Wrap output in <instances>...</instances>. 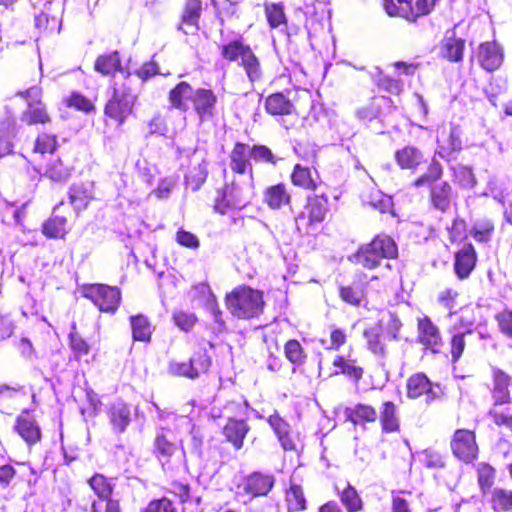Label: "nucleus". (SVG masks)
Wrapping results in <instances>:
<instances>
[{
	"instance_id": "f3484780",
	"label": "nucleus",
	"mask_w": 512,
	"mask_h": 512,
	"mask_svg": "<svg viewBox=\"0 0 512 512\" xmlns=\"http://www.w3.org/2000/svg\"><path fill=\"white\" fill-rule=\"evenodd\" d=\"M476 264V252L471 244H466L455 256L454 269L460 279L467 278Z\"/></svg>"
},
{
	"instance_id": "5701e85b",
	"label": "nucleus",
	"mask_w": 512,
	"mask_h": 512,
	"mask_svg": "<svg viewBox=\"0 0 512 512\" xmlns=\"http://www.w3.org/2000/svg\"><path fill=\"white\" fill-rule=\"evenodd\" d=\"M249 431V426L244 420H236L229 418L227 424L223 428V434L227 441L236 449H241L244 438Z\"/></svg>"
},
{
	"instance_id": "dca6fc26",
	"label": "nucleus",
	"mask_w": 512,
	"mask_h": 512,
	"mask_svg": "<svg viewBox=\"0 0 512 512\" xmlns=\"http://www.w3.org/2000/svg\"><path fill=\"white\" fill-rule=\"evenodd\" d=\"M108 417L113 431L121 434L131 422L130 407L124 402H115L108 410Z\"/></svg>"
},
{
	"instance_id": "ea45409f",
	"label": "nucleus",
	"mask_w": 512,
	"mask_h": 512,
	"mask_svg": "<svg viewBox=\"0 0 512 512\" xmlns=\"http://www.w3.org/2000/svg\"><path fill=\"white\" fill-rule=\"evenodd\" d=\"M492 507L496 511L512 510V490L496 487L492 491Z\"/></svg>"
},
{
	"instance_id": "13d9d810",
	"label": "nucleus",
	"mask_w": 512,
	"mask_h": 512,
	"mask_svg": "<svg viewBox=\"0 0 512 512\" xmlns=\"http://www.w3.org/2000/svg\"><path fill=\"white\" fill-rule=\"evenodd\" d=\"M285 355L289 361L295 364L303 362L304 354L300 343L297 340H289L284 347Z\"/></svg>"
},
{
	"instance_id": "a19ab883",
	"label": "nucleus",
	"mask_w": 512,
	"mask_h": 512,
	"mask_svg": "<svg viewBox=\"0 0 512 512\" xmlns=\"http://www.w3.org/2000/svg\"><path fill=\"white\" fill-rule=\"evenodd\" d=\"M66 218L54 216L49 218L42 228V232L49 238H63L66 234Z\"/></svg>"
},
{
	"instance_id": "338daca9",
	"label": "nucleus",
	"mask_w": 512,
	"mask_h": 512,
	"mask_svg": "<svg viewBox=\"0 0 512 512\" xmlns=\"http://www.w3.org/2000/svg\"><path fill=\"white\" fill-rule=\"evenodd\" d=\"M496 319L501 332L512 337V311H503L497 315Z\"/></svg>"
},
{
	"instance_id": "72a5a7b5",
	"label": "nucleus",
	"mask_w": 512,
	"mask_h": 512,
	"mask_svg": "<svg viewBox=\"0 0 512 512\" xmlns=\"http://www.w3.org/2000/svg\"><path fill=\"white\" fill-rule=\"evenodd\" d=\"M240 65L243 67L250 82L254 83L262 78L263 73L260 61L251 48L243 55Z\"/></svg>"
},
{
	"instance_id": "052dcab7",
	"label": "nucleus",
	"mask_w": 512,
	"mask_h": 512,
	"mask_svg": "<svg viewBox=\"0 0 512 512\" xmlns=\"http://www.w3.org/2000/svg\"><path fill=\"white\" fill-rule=\"evenodd\" d=\"M169 373L176 376H183L187 378L194 379L195 373L191 370L190 362H177L172 361L169 364Z\"/></svg>"
},
{
	"instance_id": "0e129e2a",
	"label": "nucleus",
	"mask_w": 512,
	"mask_h": 512,
	"mask_svg": "<svg viewBox=\"0 0 512 512\" xmlns=\"http://www.w3.org/2000/svg\"><path fill=\"white\" fill-rule=\"evenodd\" d=\"M250 156L256 161H263L275 164V157L266 146H254L250 149Z\"/></svg>"
},
{
	"instance_id": "3c124183",
	"label": "nucleus",
	"mask_w": 512,
	"mask_h": 512,
	"mask_svg": "<svg viewBox=\"0 0 512 512\" xmlns=\"http://www.w3.org/2000/svg\"><path fill=\"white\" fill-rule=\"evenodd\" d=\"M57 148V137L53 134L42 133L35 140L34 151L37 153H53Z\"/></svg>"
},
{
	"instance_id": "7ed1b4c3",
	"label": "nucleus",
	"mask_w": 512,
	"mask_h": 512,
	"mask_svg": "<svg viewBox=\"0 0 512 512\" xmlns=\"http://www.w3.org/2000/svg\"><path fill=\"white\" fill-rule=\"evenodd\" d=\"M398 254L394 240L387 235H377L373 240L361 246L352 256V261L365 268L373 269L382 259H391Z\"/></svg>"
},
{
	"instance_id": "69168bd1",
	"label": "nucleus",
	"mask_w": 512,
	"mask_h": 512,
	"mask_svg": "<svg viewBox=\"0 0 512 512\" xmlns=\"http://www.w3.org/2000/svg\"><path fill=\"white\" fill-rule=\"evenodd\" d=\"M493 231V225L491 222L477 223L473 228V237L480 242H486L490 239Z\"/></svg>"
},
{
	"instance_id": "2eb2a0df",
	"label": "nucleus",
	"mask_w": 512,
	"mask_h": 512,
	"mask_svg": "<svg viewBox=\"0 0 512 512\" xmlns=\"http://www.w3.org/2000/svg\"><path fill=\"white\" fill-rule=\"evenodd\" d=\"M154 447L156 456L161 461L163 467L169 464L171 457L176 456L178 462H181L184 457V452L179 450L174 443L167 439L163 430L157 434Z\"/></svg>"
},
{
	"instance_id": "393cba45",
	"label": "nucleus",
	"mask_w": 512,
	"mask_h": 512,
	"mask_svg": "<svg viewBox=\"0 0 512 512\" xmlns=\"http://www.w3.org/2000/svg\"><path fill=\"white\" fill-rule=\"evenodd\" d=\"M268 423L274 430L278 440L284 450H295L296 444L290 435V427L278 414L269 416Z\"/></svg>"
},
{
	"instance_id": "a211bd4d",
	"label": "nucleus",
	"mask_w": 512,
	"mask_h": 512,
	"mask_svg": "<svg viewBox=\"0 0 512 512\" xmlns=\"http://www.w3.org/2000/svg\"><path fill=\"white\" fill-rule=\"evenodd\" d=\"M15 429L29 445L35 444L41 438L38 424L28 413H22L17 417Z\"/></svg>"
},
{
	"instance_id": "603ef678",
	"label": "nucleus",
	"mask_w": 512,
	"mask_h": 512,
	"mask_svg": "<svg viewBox=\"0 0 512 512\" xmlns=\"http://www.w3.org/2000/svg\"><path fill=\"white\" fill-rule=\"evenodd\" d=\"M333 365L340 368L343 374L353 378L355 381H358L363 375V369L361 367L356 366L352 361L345 360L341 356H337L334 359Z\"/></svg>"
},
{
	"instance_id": "0eeeda50",
	"label": "nucleus",
	"mask_w": 512,
	"mask_h": 512,
	"mask_svg": "<svg viewBox=\"0 0 512 512\" xmlns=\"http://www.w3.org/2000/svg\"><path fill=\"white\" fill-rule=\"evenodd\" d=\"M436 0H384V8L390 16H399L415 20L428 14Z\"/></svg>"
},
{
	"instance_id": "de8ad7c7",
	"label": "nucleus",
	"mask_w": 512,
	"mask_h": 512,
	"mask_svg": "<svg viewBox=\"0 0 512 512\" xmlns=\"http://www.w3.org/2000/svg\"><path fill=\"white\" fill-rule=\"evenodd\" d=\"M495 469L487 463H479L477 466L478 483L481 490L485 493L494 484Z\"/></svg>"
},
{
	"instance_id": "aec40b11",
	"label": "nucleus",
	"mask_w": 512,
	"mask_h": 512,
	"mask_svg": "<svg viewBox=\"0 0 512 512\" xmlns=\"http://www.w3.org/2000/svg\"><path fill=\"white\" fill-rule=\"evenodd\" d=\"M194 94L195 89L189 83L182 81L169 92V102L173 108L186 112L189 109L188 102H192Z\"/></svg>"
},
{
	"instance_id": "cd10ccee",
	"label": "nucleus",
	"mask_w": 512,
	"mask_h": 512,
	"mask_svg": "<svg viewBox=\"0 0 512 512\" xmlns=\"http://www.w3.org/2000/svg\"><path fill=\"white\" fill-rule=\"evenodd\" d=\"M265 109L271 115H289L294 105L283 93H274L266 98Z\"/></svg>"
},
{
	"instance_id": "c756f323",
	"label": "nucleus",
	"mask_w": 512,
	"mask_h": 512,
	"mask_svg": "<svg viewBox=\"0 0 512 512\" xmlns=\"http://www.w3.org/2000/svg\"><path fill=\"white\" fill-rule=\"evenodd\" d=\"M94 69L103 75H111L116 71L123 73L119 53L113 51L98 56L94 64Z\"/></svg>"
},
{
	"instance_id": "4c0bfd02",
	"label": "nucleus",
	"mask_w": 512,
	"mask_h": 512,
	"mask_svg": "<svg viewBox=\"0 0 512 512\" xmlns=\"http://www.w3.org/2000/svg\"><path fill=\"white\" fill-rule=\"evenodd\" d=\"M364 337L367 340L368 349L378 356L386 355L385 346L381 341V326H373L364 331Z\"/></svg>"
},
{
	"instance_id": "680f3d73",
	"label": "nucleus",
	"mask_w": 512,
	"mask_h": 512,
	"mask_svg": "<svg viewBox=\"0 0 512 512\" xmlns=\"http://www.w3.org/2000/svg\"><path fill=\"white\" fill-rule=\"evenodd\" d=\"M70 346L77 355H86L89 353L90 346L88 343L75 331L69 334Z\"/></svg>"
},
{
	"instance_id": "f03ea898",
	"label": "nucleus",
	"mask_w": 512,
	"mask_h": 512,
	"mask_svg": "<svg viewBox=\"0 0 512 512\" xmlns=\"http://www.w3.org/2000/svg\"><path fill=\"white\" fill-rule=\"evenodd\" d=\"M263 295L259 290L248 286L236 287L226 296V306L238 318L249 319L258 316L263 310Z\"/></svg>"
},
{
	"instance_id": "09e8293b",
	"label": "nucleus",
	"mask_w": 512,
	"mask_h": 512,
	"mask_svg": "<svg viewBox=\"0 0 512 512\" xmlns=\"http://www.w3.org/2000/svg\"><path fill=\"white\" fill-rule=\"evenodd\" d=\"M70 170L60 160L50 163L45 171V176L55 182H66L70 178Z\"/></svg>"
},
{
	"instance_id": "4468645a",
	"label": "nucleus",
	"mask_w": 512,
	"mask_h": 512,
	"mask_svg": "<svg viewBox=\"0 0 512 512\" xmlns=\"http://www.w3.org/2000/svg\"><path fill=\"white\" fill-rule=\"evenodd\" d=\"M425 395L426 402L433 401L437 394L432 389V384L426 375L422 373L411 376L407 381V396L409 398H418Z\"/></svg>"
},
{
	"instance_id": "39448f33",
	"label": "nucleus",
	"mask_w": 512,
	"mask_h": 512,
	"mask_svg": "<svg viewBox=\"0 0 512 512\" xmlns=\"http://www.w3.org/2000/svg\"><path fill=\"white\" fill-rule=\"evenodd\" d=\"M274 485L273 474L252 472L241 478L236 486L235 495L239 501L246 503L253 498L267 496Z\"/></svg>"
},
{
	"instance_id": "423d86ee",
	"label": "nucleus",
	"mask_w": 512,
	"mask_h": 512,
	"mask_svg": "<svg viewBox=\"0 0 512 512\" xmlns=\"http://www.w3.org/2000/svg\"><path fill=\"white\" fill-rule=\"evenodd\" d=\"M83 296L90 299L102 312L114 313L121 300L117 287L104 284H91L83 288Z\"/></svg>"
},
{
	"instance_id": "6e6d98bb",
	"label": "nucleus",
	"mask_w": 512,
	"mask_h": 512,
	"mask_svg": "<svg viewBox=\"0 0 512 512\" xmlns=\"http://www.w3.org/2000/svg\"><path fill=\"white\" fill-rule=\"evenodd\" d=\"M173 320L181 330L189 331L195 325L197 317L194 313L180 310L173 313Z\"/></svg>"
},
{
	"instance_id": "8fccbe9b",
	"label": "nucleus",
	"mask_w": 512,
	"mask_h": 512,
	"mask_svg": "<svg viewBox=\"0 0 512 512\" xmlns=\"http://www.w3.org/2000/svg\"><path fill=\"white\" fill-rule=\"evenodd\" d=\"M340 497L348 512H357L362 508V501L355 488L351 485H347V487L342 491Z\"/></svg>"
},
{
	"instance_id": "4be33fe9",
	"label": "nucleus",
	"mask_w": 512,
	"mask_h": 512,
	"mask_svg": "<svg viewBox=\"0 0 512 512\" xmlns=\"http://www.w3.org/2000/svg\"><path fill=\"white\" fill-rule=\"evenodd\" d=\"M465 42L457 38L454 32L447 34L441 42L440 54L450 62H459L462 60Z\"/></svg>"
},
{
	"instance_id": "bf43d9fd",
	"label": "nucleus",
	"mask_w": 512,
	"mask_h": 512,
	"mask_svg": "<svg viewBox=\"0 0 512 512\" xmlns=\"http://www.w3.org/2000/svg\"><path fill=\"white\" fill-rule=\"evenodd\" d=\"M466 332L463 331H457L453 334L452 340H451V355L453 361H457L465 348V340L464 336L466 335Z\"/></svg>"
},
{
	"instance_id": "b1692460",
	"label": "nucleus",
	"mask_w": 512,
	"mask_h": 512,
	"mask_svg": "<svg viewBox=\"0 0 512 512\" xmlns=\"http://www.w3.org/2000/svg\"><path fill=\"white\" fill-rule=\"evenodd\" d=\"M451 198L452 187L448 182L440 181L431 186L430 199L436 209L442 212L447 211L450 208Z\"/></svg>"
},
{
	"instance_id": "58836bf2",
	"label": "nucleus",
	"mask_w": 512,
	"mask_h": 512,
	"mask_svg": "<svg viewBox=\"0 0 512 512\" xmlns=\"http://www.w3.org/2000/svg\"><path fill=\"white\" fill-rule=\"evenodd\" d=\"M70 203L77 210H83L92 199L91 192L83 185H73L69 192Z\"/></svg>"
},
{
	"instance_id": "4d7b16f0",
	"label": "nucleus",
	"mask_w": 512,
	"mask_h": 512,
	"mask_svg": "<svg viewBox=\"0 0 512 512\" xmlns=\"http://www.w3.org/2000/svg\"><path fill=\"white\" fill-rule=\"evenodd\" d=\"M419 461L428 468L443 467V458L437 451L426 449L418 454Z\"/></svg>"
},
{
	"instance_id": "20e7f679",
	"label": "nucleus",
	"mask_w": 512,
	"mask_h": 512,
	"mask_svg": "<svg viewBox=\"0 0 512 512\" xmlns=\"http://www.w3.org/2000/svg\"><path fill=\"white\" fill-rule=\"evenodd\" d=\"M136 99V95L125 83L119 85L114 82L113 92L105 105L104 113L121 125L132 113Z\"/></svg>"
},
{
	"instance_id": "c9c22d12",
	"label": "nucleus",
	"mask_w": 512,
	"mask_h": 512,
	"mask_svg": "<svg viewBox=\"0 0 512 512\" xmlns=\"http://www.w3.org/2000/svg\"><path fill=\"white\" fill-rule=\"evenodd\" d=\"M380 421L384 431L394 432L398 430L399 422L396 416V407L394 403L390 401L383 403L380 411Z\"/></svg>"
},
{
	"instance_id": "f704fd0d",
	"label": "nucleus",
	"mask_w": 512,
	"mask_h": 512,
	"mask_svg": "<svg viewBox=\"0 0 512 512\" xmlns=\"http://www.w3.org/2000/svg\"><path fill=\"white\" fill-rule=\"evenodd\" d=\"M346 416L354 424H363L374 422L377 418V412L372 406L358 404L354 408L346 409Z\"/></svg>"
},
{
	"instance_id": "bb28decb",
	"label": "nucleus",
	"mask_w": 512,
	"mask_h": 512,
	"mask_svg": "<svg viewBox=\"0 0 512 512\" xmlns=\"http://www.w3.org/2000/svg\"><path fill=\"white\" fill-rule=\"evenodd\" d=\"M17 134V125L15 119L6 117L0 121V156L3 157L12 152V140Z\"/></svg>"
},
{
	"instance_id": "f8f14e48",
	"label": "nucleus",
	"mask_w": 512,
	"mask_h": 512,
	"mask_svg": "<svg viewBox=\"0 0 512 512\" xmlns=\"http://www.w3.org/2000/svg\"><path fill=\"white\" fill-rule=\"evenodd\" d=\"M217 96L210 89H195L192 103L193 109L198 115L200 121L209 120L214 116Z\"/></svg>"
},
{
	"instance_id": "412c9836",
	"label": "nucleus",
	"mask_w": 512,
	"mask_h": 512,
	"mask_svg": "<svg viewBox=\"0 0 512 512\" xmlns=\"http://www.w3.org/2000/svg\"><path fill=\"white\" fill-rule=\"evenodd\" d=\"M250 147L248 145L237 143L230 155L231 169L238 173L240 178L246 176L252 169L250 167Z\"/></svg>"
},
{
	"instance_id": "9b49d317",
	"label": "nucleus",
	"mask_w": 512,
	"mask_h": 512,
	"mask_svg": "<svg viewBox=\"0 0 512 512\" xmlns=\"http://www.w3.org/2000/svg\"><path fill=\"white\" fill-rule=\"evenodd\" d=\"M305 209V212L300 213L295 218L298 230H300L301 226L319 223L324 220L327 213V199L310 198Z\"/></svg>"
},
{
	"instance_id": "f257e3e1",
	"label": "nucleus",
	"mask_w": 512,
	"mask_h": 512,
	"mask_svg": "<svg viewBox=\"0 0 512 512\" xmlns=\"http://www.w3.org/2000/svg\"><path fill=\"white\" fill-rule=\"evenodd\" d=\"M254 196L253 174L250 171L243 178H236L231 184L226 185L221 197L216 200L215 210L220 214H226L228 209H242L249 204Z\"/></svg>"
},
{
	"instance_id": "1a4fd4ad",
	"label": "nucleus",
	"mask_w": 512,
	"mask_h": 512,
	"mask_svg": "<svg viewBox=\"0 0 512 512\" xmlns=\"http://www.w3.org/2000/svg\"><path fill=\"white\" fill-rule=\"evenodd\" d=\"M451 448L457 458L464 462H471L478 452L474 432L466 429L456 430L451 441Z\"/></svg>"
},
{
	"instance_id": "6e6552de",
	"label": "nucleus",
	"mask_w": 512,
	"mask_h": 512,
	"mask_svg": "<svg viewBox=\"0 0 512 512\" xmlns=\"http://www.w3.org/2000/svg\"><path fill=\"white\" fill-rule=\"evenodd\" d=\"M491 379H492V387H491V397L493 400V405H505L510 404L512 401L511 398V389H512V376L508 374L506 371L496 367H491Z\"/></svg>"
},
{
	"instance_id": "473e14b6",
	"label": "nucleus",
	"mask_w": 512,
	"mask_h": 512,
	"mask_svg": "<svg viewBox=\"0 0 512 512\" xmlns=\"http://www.w3.org/2000/svg\"><path fill=\"white\" fill-rule=\"evenodd\" d=\"M21 120L28 125L50 122V116L42 103L29 102L27 110L22 113Z\"/></svg>"
},
{
	"instance_id": "49530a36",
	"label": "nucleus",
	"mask_w": 512,
	"mask_h": 512,
	"mask_svg": "<svg viewBox=\"0 0 512 512\" xmlns=\"http://www.w3.org/2000/svg\"><path fill=\"white\" fill-rule=\"evenodd\" d=\"M442 174H443V170H442V166L436 162V161H433L427 172L423 175H421L420 177H418L413 185L415 187H420L422 185H426V184H429V185H434L435 183H439L441 177H442Z\"/></svg>"
},
{
	"instance_id": "c85d7f7f",
	"label": "nucleus",
	"mask_w": 512,
	"mask_h": 512,
	"mask_svg": "<svg viewBox=\"0 0 512 512\" xmlns=\"http://www.w3.org/2000/svg\"><path fill=\"white\" fill-rule=\"evenodd\" d=\"M318 173L312 172L309 168L297 164L291 175L292 183L307 190H315L318 186Z\"/></svg>"
},
{
	"instance_id": "5fc2aeb1",
	"label": "nucleus",
	"mask_w": 512,
	"mask_h": 512,
	"mask_svg": "<svg viewBox=\"0 0 512 512\" xmlns=\"http://www.w3.org/2000/svg\"><path fill=\"white\" fill-rule=\"evenodd\" d=\"M456 181L464 188H473L476 184V178L472 169L463 165L454 168Z\"/></svg>"
},
{
	"instance_id": "e433bc0d",
	"label": "nucleus",
	"mask_w": 512,
	"mask_h": 512,
	"mask_svg": "<svg viewBox=\"0 0 512 512\" xmlns=\"http://www.w3.org/2000/svg\"><path fill=\"white\" fill-rule=\"evenodd\" d=\"M89 484L99 498L107 502L109 499H112L114 483L111 479H107L102 474H96L89 480Z\"/></svg>"
},
{
	"instance_id": "ddd939ff",
	"label": "nucleus",
	"mask_w": 512,
	"mask_h": 512,
	"mask_svg": "<svg viewBox=\"0 0 512 512\" xmlns=\"http://www.w3.org/2000/svg\"><path fill=\"white\" fill-rule=\"evenodd\" d=\"M202 10L201 0H186L178 29L186 35L195 34L199 29L198 22Z\"/></svg>"
},
{
	"instance_id": "864d4df0",
	"label": "nucleus",
	"mask_w": 512,
	"mask_h": 512,
	"mask_svg": "<svg viewBox=\"0 0 512 512\" xmlns=\"http://www.w3.org/2000/svg\"><path fill=\"white\" fill-rule=\"evenodd\" d=\"M189 362L191 364L192 372L195 373V378H197L201 373L207 372L211 365L210 357L205 351L195 354Z\"/></svg>"
},
{
	"instance_id": "9d476101",
	"label": "nucleus",
	"mask_w": 512,
	"mask_h": 512,
	"mask_svg": "<svg viewBox=\"0 0 512 512\" xmlns=\"http://www.w3.org/2000/svg\"><path fill=\"white\" fill-rule=\"evenodd\" d=\"M503 59V49L495 41L481 43L477 48V63L488 72L497 70L502 65Z\"/></svg>"
},
{
	"instance_id": "2f4dec72",
	"label": "nucleus",
	"mask_w": 512,
	"mask_h": 512,
	"mask_svg": "<svg viewBox=\"0 0 512 512\" xmlns=\"http://www.w3.org/2000/svg\"><path fill=\"white\" fill-rule=\"evenodd\" d=\"M130 324L132 329V336L135 341H150L152 326L146 316L142 314L131 316Z\"/></svg>"
},
{
	"instance_id": "7c9ffc66",
	"label": "nucleus",
	"mask_w": 512,
	"mask_h": 512,
	"mask_svg": "<svg viewBox=\"0 0 512 512\" xmlns=\"http://www.w3.org/2000/svg\"><path fill=\"white\" fill-rule=\"evenodd\" d=\"M289 201L290 195L283 184L272 185L264 191V202L271 209H280Z\"/></svg>"
},
{
	"instance_id": "a878e982",
	"label": "nucleus",
	"mask_w": 512,
	"mask_h": 512,
	"mask_svg": "<svg viewBox=\"0 0 512 512\" xmlns=\"http://www.w3.org/2000/svg\"><path fill=\"white\" fill-rule=\"evenodd\" d=\"M396 163L402 169H416L423 161V153L414 146H405L395 152Z\"/></svg>"
},
{
	"instance_id": "e2e57ef3",
	"label": "nucleus",
	"mask_w": 512,
	"mask_h": 512,
	"mask_svg": "<svg viewBox=\"0 0 512 512\" xmlns=\"http://www.w3.org/2000/svg\"><path fill=\"white\" fill-rule=\"evenodd\" d=\"M379 323L380 325H385L387 333L394 339L397 337V333L402 326L401 321L394 313H388L387 319L383 317Z\"/></svg>"
},
{
	"instance_id": "6ab92c4d",
	"label": "nucleus",
	"mask_w": 512,
	"mask_h": 512,
	"mask_svg": "<svg viewBox=\"0 0 512 512\" xmlns=\"http://www.w3.org/2000/svg\"><path fill=\"white\" fill-rule=\"evenodd\" d=\"M418 330L419 341L433 352H436L441 344V336L437 326L428 317H423L418 321Z\"/></svg>"
},
{
	"instance_id": "774afa93",
	"label": "nucleus",
	"mask_w": 512,
	"mask_h": 512,
	"mask_svg": "<svg viewBox=\"0 0 512 512\" xmlns=\"http://www.w3.org/2000/svg\"><path fill=\"white\" fill-rule=\"evenodd\" d=\"M488 415L492 418L493 422L497 426H505L512 429V415L506 412H500L495 408H492Z\"/></svg>"
},
{
	"instance_id": "a18cd8bd",
	"label": "nucleus",
	"mask_w": 512,
	"mask_h": 512,
	"mask_svg": "<svg viewBox=\"0 0 512 512\" xmlns=\"http://www.w3.org/2000/svg\"><path fill=\"white\" fill-rule=\"evenodd\" d=\"M265 15L271 28H278L281 25H286L284 9L280 4L266 3Z\"/></svg>"
},
{
	"instance_id": "37998d69",
	"label": "nucleus",
	"mask_w": 512,
	"mask_h": 512,
	"mask_svg": "<svg viewBox=\"0 0 512 512\" xmlns=\"http://www.w3.org/2000/svg\"><path fill=\"white\" fill-rule=\"evenodd\" d=\"M286 501L290 511H301L306 508V499L301 486L292 484L286 492Z\"/></svg>"
},
{
	"instance_id": "c03bdc74",
	"label": "nucleus",
	"mask_w": 512,
	"mask_h": 512,
	"mask_svg": "<svg viewBox=\"0 0 512 512\" xmlns=\"http://www.w3.org/2000/svg\"><path fill=\"white\" fill-rule=\"evenodd\" d=\"M249 49L250 46L245 45L242 41L234 40L222 46L221 55L229 61L241 60Z\"/></svg>"
},
{
	"instance_id": "79ce46f5",
	"label": "nucleus",
	"mask_w": 512,
	"mask_h": 512,
	"mask_svg": "<svg viewBox=\"0 0 512 512\" xmlns=\"http://www.w3.org/2000/svg\"><path fill=\"white\" fill-rule=\"evenodd\" d=\"M365 202L374 210L385 213L391 210L393 206L392 198L379 190L372 191Z\"/></svg>"
}]
</instances>
